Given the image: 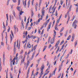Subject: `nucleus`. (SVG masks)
I'll list each match as a JSON object with an SVG mask.
<instances>
[{"label":"nucleus","instance_id":"59","mask_svg":"<svg viewBox=\"0 0 78 78\" xmlns=\"http://www.w3.org/2000/svg\"><path fill=\"white\" fill-rule=\"evenodd\" d=\"M1 45H4V43H3V42H1Z\"/></svg>","mask_w":78,"mask_h":78},{"label":"nucleus","instance_id":"44","mask_svg":"<svg viewBox=\"0 0 78 78\" xmlns=\"http://www.w3.org/2000/svg\"><path fill=\"white\" fill-rule=\"evenodd\" d=\"M64 41H62L61 43L60 44V45H62V44H63V43H64Z\"/></svg>","mask_w":78,"mask_h":78},{"label":"nucleus","instance_id":"19","mask_svg":"<svg viewBox=\"0 0 78 78\" xmlns=\"http://www.w3.org/2000/svg\"><path fill=\"white\" fill-rule=\"evenodd\" d=\"M30 1L29 0L28 2V8H29V7L30 6Z\"/></svg>","mask_w":78,"mask_h":78},{"label":"nucleus","instance_id":"3","mask_svg":"<svg viewBox=\"0 0 78 78\" xmlns=\"http://www.w3.org/2000/svg\"><path fill=\"white\" fill-rule=\"evenodd\" d=\"M50 19H49V20H48L46 21V22L45 23V27H46V26H47V24L48 23H49V22H50Z\"/></svg>","mask_w":78,"mask_h":78},{"label":"nucleus","instance_id":"18","mask_svg":"<svg viewBox=\"0 0 78 78\" xmlns=\"http://www.w3.org/2000/svg\"><path fill=\"white\" fill-rule=\"evenodd\" d=\"M21 69H20V70H19V73L18 74V78H19V75L20 74V72H21Z\"/></svg>","mask_w":78,"mask_h":78},{"label":"nucleus","instance_id":"55","mask_svg":"<svg viewBox=\"0 0 78 78\" xmlns=\"http://www.w3.org/2000/svg\"><path fill=\"white\" fill-rule=\"evenodd\" d=\"M67 51V50L66 49L65 51H64V52L63 53V56H64V54H65V53H66V51Z\"/></svg>","mask_w":78,"mask_h":78},{"label":"nucleus","instance_id":"57","mask_svg":"<svg viewBox=\"0 0 78 78\" xmlns=\"http://www.w3.org/2000/svg\"><path fill=\"white\" fill-rule=\"evenodd\" d=\"M62 16V14H61L60 15V16H59V18L58 19V20H60V19H61V18Z\"/></svg>","mask_w":78,"mask_h":78},{"label":"nucleus","instance_id":"11","mask_svg":"<svg viewBox=\"0 0 78 78\" xmlns=\"http://www.w3.org/2000/svg\"><path fill=\"white\" fill-rule=\"evenodd\" d=\"M35 53H36V51H34L33 54V55L32 56V57L31 58V59H33V57H34V55H35Z\"/></svg>","mask_w":78,"mask_h":78},{"label":"nucleus","instance_id":"22","mask_svg":"<svg viewBox=\"0 0 78 78\" xmlns=\"http://www.w3.org/2000/svg\"><path fill=\"white\" fill-rule=\"evenodd\" d=\"M46 48H47V46H45L44 47L43 51H45V49H46Z\"/></svg>","mask_w":78,"mask_h":78},{"label":"nucleus","instance_id":"10","mask_svg":"<svg viewBox=\"0 0 78 78\" xmlns=\"http://www.w3.org/2000/svg\"><path fill=\"white\" fill-rule=\"evenodd\" d=\"M24 2L23 1V5L25 6H26V5L27 4V0H25Z\"/></svg>","mask_w":78,"mask_h":78},{"label":"nucleus","instance_id":"32","mask_svg":"<svg viewBox=\"0 0 78 78\" xmlns=\"http://www.w3.org/2000/svg\"><path fill=\"white\" fill-rule=\"evenodd\" d=\"M38 37V39L37 40V43H39V41L40 40V38H39L38 37Z\"/></svg>","mask_w":78,"mask_h":78},{"label":"nucleus","instance_id":"31","mask_svg":"<svg viewBox=\"0 0 78 78\" xmlns=\"http://www.w3.org/2000/svg\"><path fill=\"white\" fill-rule=\"evenodd\" d=\"M8 28H9L8 29V32H9V31L10 30V29H11V28H10V27H9V26H8Z\"/></svg>","mask_w":78,"mask_h":78},{"label":"nucleus","instance_id":"62","mask_svg":"<svg viewBox=\"0 0 78 78\" xmlns=\"http://www.w3.org/2000/svg\"><path fill=\"white\" fill-rule=\"evenodd\" d=\"M55 9H54L53 12H52V14H53V13L55 12Z\"/></svg>","mask_w":78,"mask_h":78},{"label":"nucleus","instance_id":"61","mask_svg":"<svg viewBox=\"0 0 78 78\" xmlns=\"http://www.w3.org/2000/svg\"><path fill=\"white\" fill-rule=\"evenodd\" d=\"M44 26H43L41 27L40 28V30H42V28H44Z\"/></svg>","mask_w":78,"mask_h":78},{"label":"nucleus","instance_id":"53","mask_svg":"<svg viewBox=\"0 0 78 78\" xmlns=\"http://www.w3.org/2000/svg\"><path fill=\"white\" fill-rule=\"evenodd\" d=\"M50 47H51V44L49 45L48 48H50Z\"/></svg>","mask_w":78,"mask_h":78},{"label":"nucleus","instance_id":"40","mask_svg":"<svg viewBox=\"0 0 78 78\" xmlns=\"http://www.w3.org/2000/svg\"><path fill=\"white\" fill-rule=\"evenodd\" d=\"M54 41H55L54 40V41H51L50 42V43L51 44H53V43H54Z\"/></svg>","mask_w":78,"mask_h":78},{"label":"nucleus","instance_id":"1","mask_svg":"<svg viewBox=\"0 0 78 78\" xmlns=\"http://www.w3.org/2000/svg\"><path fill=\"white\" fill-rule=\"evenodd\" d=\"M14 28L15 33L16 34V32L17 31L18 32V28L17 27V26L15 25L14 26Z\"/></svg>","mask_w":78,"mask_h":78},{"label":"nucleus","instance_id":"8","mask_svg":"<svg viewBox=\"0 0 78 78\" xmlns=\"http://www.w3.org/2000/svg\"><path fill=\"white\" fill-rule=\"evenodd\" d=\"M44 67H45V66L44 64H43L41 66V71H42V72L43 71V69H44Z\"/></svg>","mask_w":78,"mask_h":78},{"label":"nucleus","instance_id":"7","mask_svg":"<svg viewBox=\"0 0 78 78\" xmlns=\"http://www.w3.org/2000/svg\"><path fill=\"white\" fill-rule=\"evenodd\" d=\"M27 48H31V44H30V43H28V44L27 47Z\"/></svg>","mask_w":78,"mask_h":78},{"label":"nucleus","instance_id":"12","mask_svg":"<svg viewBox=\"0 0 78 78\" xmlns=\"http://www.w3.org/2000/svg\"><path fill=\"white\" fill-rule=\"evenodd\" d=\"M70 19V15L69 14L68 15V20L67 21V24H68V23L69 22V20Z\"/></svg>","mask_w":78,"mask_h":78},{"label":"nucleus","instance_id":"63","mask_svg":"<svg viewBox=\"0 0 78 78\" xmlns=\"http://www.w3.org/2000/svg\"><path fill=\"white\" fill-rule=\"evenodd\" d=\"M13 2H14V3H16V2H17L16 0H12Z\"/></svg>","mask_w":78,"mask_h":78},{"label":"nucleus","instance_id":"2","mask_svg":"<svg viewBox=\"0 0 78 78\" xmlns=\"http://www.w3.org/2000/svg\"><path fill=\"white\" fill-rule=\"evenodd\" d=\"M72 26L73 27H74L75 29H76V27H77V25L75 23H73L72 24Z\"/></svg>","mask_w":78,"mask_h":78},{"label":"nucleus","instance_id":"21","mask_svg":"<svg viewBox=\"0 0 78 78\" xmlns=\"http://www.w3.org/2000/svg\"><path fill=\"white\" fill-rule=\"evenodd\" d=\"M59 50V46L58 47V48H57V50L56 51V53H58V52Z\"/></svg>","mask_w":78,"mask_h":78},{"label":"nucleus","instance_id":"15","mask_svg":"<svg viewBox=\"0 0 78 78\" xmlns=\"http://www.w3.org/2000/svg\"><path fill=\"white\" fill-rule=\"evenodd\" d=\"M37 45H35L34 46V51H35L36 50V47H37Z\"/></svg>","mask_w":78,"mask_h":78},{"label":"nucleus","instance_id":"39","mask_svg":"<svg viewBox=\"0 0 78 78\" xmlns=\"http://www.w3.org/2000/svg\"><path fill=\"white\" fill-rule=\"evenodd\" d=\"M17 59V57H16H16H15L13 59V61H14V60H15V59Z\"/></svg>","mask_w":78,"mask_h":78},{"label":"nucleus","instance_id":"36","mask_svg":"<svg viewBox=\"0 0 78 78\" xmlns=\"http://www.w3.org/2000/svg\"><path fill=\"white\" fill-rule=\"evenodd\" d=\"M58 16V11L56 10L55 12V16Z\"/></svg>","mask_w":78,"mask_h":78},{"label":"nucleus","instance_id":"33","mask_svg":"<svg viewBox=\"0 0 78 78\" xmlns=\"http://www.w3.org/2000/svg\"><path fill=\"white\" fill-rule=\"evenodd\" d=\"M61 69V66H60L59 67L58 71H60Z\"/></svg>","mask_w":78,"mask_h":78},{"label":"nucleus","instance_id":"50","mask_svg":"<svg viewBox=\"0 0 78 78\" xmlns=\"http://www.w3.org/2000/svg\"><path fill=\"white\" fill-rule=\"evenodd\" d=\"M68 16V13H66V15H65V18H66V17H67Z\"/></svg>","mask_w":78,"mask_h":78},{"label":"nucleus","instance_id":"23","mask_svg":"<svg viewBox=\"0 0 78 78\" xmlns=\"http://www.w3.org/2000/svg\"><path fill=\"white\" fill-rule=\"evenodd\" d=\"M56 69H57V68H55V69L54 70L53 72H54V75H55V72H56Z\"/></svg>","mask_w":78,"mask_h":78},{"label":"nucleus","instance_id":"49","mask_svg":"<svg viewBox=\"0 0 78 78\" xmlns=\"http://www.w3.org/2000/svg\"><path fill=\"white\" fill-rule=\"evenodd\" d=\"M23 13V11H21L20 12V15H22V13Z\"/></svg>","mask_w":78,"mask_h":78},{"label":"nucleus","instance_id":"6","mask_svg":"<svg viewBox=\"0 0 78 78\" xmlns=\"http://www.w3.org/2000/svg\"><path fill=\"white\" fill-rule=\"evenodd\" d=\"M75 37V34H73L72 35V38L71 39V41L73 42L74 40V38Z\"/></svg>","mask_w":78,"mask_h":78},{"label":"nucleus","instance_id":"5","mask_svg":"<svg viewBox=\"0 0 78 78\" xmlns=\"http://www.w3.org/2000/svg\"><path fill=\"white\" fill-rule=\"evenodd\" d=\"M51 24V23L49 24L48 28H47V31H49V29H50Z\"/></svg>","mask_w":78,"mask_h":78},{"label":"nucleus","instance_id":"9","mask_svg":"<svg viewBox=\"0 0 78 78\" xmlns=\"http://www.w3.org/2000/svg\"><path fill=\"white\" fill-rule=\"evenodd\" d=\"M60 43V40H58L57 42V43L55 44V47H56V46H58V45H59V44Z\"/></svg>","mask_w":78,"mask_h":78},{"label":"nucleus","instance_id":"14","mask_svg":"<svg viewBox=\"0 0 78 78\" xmlns=\"http://www.w3.org/2000/svg\"><path fill=\"white\" fill-rule=\"evenodd\" d=\"M75 23V24H76L78 23V21L76 20H75L74 22L73 23Z\"/></svg>","mask_w":78,"mask_h":78},{"label":"nucleus","instance_id":"34","mask_svg":"<svg viewBox=\"0 0 78 78\" xmlns=\"http://www.w3.org/2000/svg\"><path fill=\"white\" fill-rule=\"evenodd\" d=\"M11 32L12 37H14V34H13V32H12V30H11Z\"/></svg>","mask_w":78,"mask_h":78},{"label":"nucleus","instance_id":"48","mask_svg":"<svg viewBox=\"0 0 78 78\" xmlns=\"http://www.w3.org/2000/svg\"><path fill=\"white\" fill-rule=\"evenodd\" d=\"M10 1V0H8V1L7 2V5H8L9 4V2Z\"/></svg>","mask_w":78,"mask_h":78},{"label":"nucleus","instance_id":"37","mask_svg":"<svg viewBox=\"0 0 78 78\" xmlns=\"http://www.w3.org/2000/svg\"><path fill=\"white\" fill-rule=\"evenodd\" d=\"M48 73H49V71H48V72H46V73H45L44 75V76H45V75H47V74H48Z\"/></svg>","mask_w":78,"mask_h":78},{"label":"nucleus","instance_id":"25","mask_svg":"<svg viewBox=\"0 0 78 78\" xmlns=\"http://www.w3.org/2000/svg\"><path fill=\"white\" fill-rule=\"evenodd\" d=\"M64 27H62L61 29V30L60 31V33H61V32L62 31H63V30H64Z\"/></svg>","mask_w":78,"mask_h":78},{"label":"nucleus","instance_id":"56","mask_svg":"<svg viewBox=\"0 0 78 78\" xmlns=\"http://www.w3.org/2000/svg\"><path fill=\"white\" fill-rule=\"evenodd\" d=\"M25 61V58H23V60L21 61V62H23Z\"/></svg>","mask_w":78,"mask_h":78},{"label":"nucleus","instance_id":"51","mask_svg":"<svg viewBox=\"0 0 78 78\" xmlns=\"http://www.w3.org/2000/svg\"><path fill=\"white\" fill-rule=\"evenodd\" d=\"M12 58H11L10 59V61H11V63H12V62H13V60L12 61Z\"/></svg>","mask_w":78,"mask_h":78},{"label":"nucleus","instance_id":"43","mask_svg":"<svg viewBox=\"0 0 78 78\" xmlns=\"http://www.w3.org/2000/svg\"><path fill=\"white\" fill-rule=\"evenodd\" d=\"M41 3H42V0H40L39 3V5H41Z\"/></svg>","mask_w":78,"mask_h":78},{"label":"nucleus","instance_id":"16","mask_svg":"<svg viewBox=\"0 0 78 78\" xmlns=\"http://www.w3.org/2000/svg\"><path fill=\"white\" fill-rule=\"evenodd\" d=\"M30 68H28V70L27 71V75H28L29 74V73H30Z\"/></svg>","mask_w":78,"mask_h":78},{"label":"nucleus","instance_id":"41","mask_svg":"<svg viewBox=\"0 0 78 78\" xmlns=\"http://www.w3.org/2000/svg\"><path fill=\"white\" fill-rule=\"evenodd\" d=\"M6 17H7V19L8 20V14H6Z\"/></svg>","mask_w":78,"mask_h":78},{"label":"nucleus","instance_id":"46","mask_svg":"<svg viewBox=\"0 0 78 78\" xmlns=\"http://www.w3.org/2000/svg\"><path fill=\"white\" fill-rule=\"evenodd\" d=\"M8 69L7 70L6 78H8Z\"/></svg>","mask_w":78,"mask_h":78},{"label":"nucleus","instance_id":"58","mask_svg":"<svg viewBox=\"0 0 78 78\" xmlns=\"http://www.w3.org/2000/svg\"><path fill=\"white\" fill-rule=\"evenodd\" d=\"M61 5H60L59 6L58 8V10H59V9H60V8H61Z\"/></svg>","mask_w":78,"mask_h":78},{"label":"nucleus","instance_id":"4","mask_svg":"<svg viewBox=\"0 0 78 78\" xmlns=\"http://www.w3.org/2000/svg\"><path fill=\"white\" fill-rule=\"evenodd\" d=\"M41 58H39L38 59V60H37V63L36 64V67L37 68V67H38V65L39 64V61H40V59H41Z\"/></svg>","mask_w":78,"mask_h":78},{"label":"nucleus","instance_id":"35","mask_svg":"<svg viewBox=\"0 0 78 78\" xmlns=\"http://www.w3.org/2000/svg\"><path fill=\"white\" fill-rule=\"evenodd\" d=\"M55 35H54V37L53 38V41H55Z\"/></svg>","mask_w":78,"mask_h":78},{"label":"nucleus","instance_id":"27","mask_svg":"<svg viewBox=\"0 0 78 78\" xmlns=\"http://www.w3.org/2000/svg\"><path fill=\"white\" fill-rule=\"evenodd\" d=\"M18 6H19L20 5V0H18Z\"/></svg>","mask_w":78,"mask_h":78},{"label":"nucleus","instance_id":"38","mask_svg":"<svg viewBox=\"0 0 78 78\" xmlns=\"http://www.w3.org/2000/svg\"><path fill=\"white\" fill-rule=\"evenodd\" d=\"M77 42H78V41H76V43H75V47H76V45H77Z\"/></svg>","mask_w":78,"mask_h":78},{"label":"nucleus","instance_id":"45","mask_svg":"<svg viewBox=\"0 0 78 78\" xmlns=\"http://www.w3.org/2000/svg\"><path fill=\"white\" fill-rule=\"evenodd\" d=\"M58 28V23H56V25H55V28Z\"/></svg>","mask_w":78,"mask_h":78},{"label":"nucleus","instance_id":"28","mask_svg":"<svg viewBox=\"0 0 78 78\" xmlns=\"http://www.w3.org/2000/svg\"><path fill=\"white\" fill-rule=\"evenodd\" d=\"M31 16H34V13L33 12V10L31 11Z\"/></svg>","mask_w":78,"mask_h":78},{"label":"nucleus","instance_id":"60","mask_svg":"<svg viewBox=\"0 0 78 78\" xmlns=\"http://www.w3.org/2000/svg\"><path fill=\"white\" fill-rule=\"evenodd\" d=\"M43 33H44V29L42 30L41 33V34H43Z\"/></svg>","mask_w":78,"mask_h":78},{"label":"nucleus","instance_id":"20","mask_svg":"<svg viewBox=\"0 0 78 78\" xmlns=\"http://www.w3.org/2000/svg\"><path fill=\"white\" fill-rule=\"evenodd\" d=\"M70 37H71V36L69 35L67 39V40H70Z\"/></svg>","mask_w":78,"mask_h":78},{"label":"nucleus","instance_id":"13","mask_svg":"<svg viewBox=\"0 0 78 78\" xmlns=\"http://www.w3.org/2000/svg\"><path fill=\"white\" fill-rule=\"evenodd\" d=\"M42 16H44L45 14V11L44 10H42Z\"/></svg>","mask_w":78,"mask_h":78},{"label":"nucleus","instance_id":"17","mask_svg":"<svg viewBox=\"0 0 78 78\" xmlns=\"http://www.w3.org/2000/svg\"><path fill=\"white\" fill-rule=\"evenodd\" d=\"M16 42L15 43V42L14 43V50L15 51V49H16Z\"/></svg>","mask_w":78,"mask_h":78},{"label":"nucleus","instance_id":"42","mask_svg":"<svg viewBox=\"0 0 78 78\" xmlns=\"http://www.w3.org/2000/svg\"><path fill=\"white\" fill-rule=\"evenodd\" d=\"M51 39V37H49L48 39V42H49L50 41V40Z\"/></svg>","mask_w":78,"mask_h":78},{"label":"nucleus","instance_id":"52","mask_svg":"<svg viewBox=\"0 0 78 78\" xmlns=\"http://www.w3.org/2000/svg\"><path fill=\"white\" fill-rule=\"evenodd\" d=\"M42 72H43V71L42 72V71H41V73H40V75H42L43 73H42Z\"/></svg>","mask_w":78,"mask_h":78},{"label":"nucleus","instance_id":"30","mask_svg":"<svg viewBox=\"0 0 78 78\" xmlns=\"http://www.w3.org/2000/svg\"><path fill=\"white\" fill-rule=\"evenodd\" d=\"M29 64H30V61L28 60L27 61V66L28 67V66H29Z\"/></svg>","mask_w":78,"mask_h":78},{"label":"nucleus","instance_id":"64","mask_svg":"<svg viewBox=\"0 0 78 78\" xmlns=\"http://www.w3.org/2000/svg\"><path fill=\"white\" fill-rule=\"evenodd\" d=\"M38 73L39 72H36V73L35 74V75H37Z\"/></svg>","mask_w":78,"mask_h":78},{"label":"nucleus","instance_id":"29","mask_svg":"<svg viewBox=\"0 0 78 78\" xmlns=\"http://www.w3.org/2000/svg\"><path fill=\"white\" fill-rule=\"evenodd\" d=\"M17 9L18 11H20V7L17 6Z\"/></svg>","mask_w":78,"mask_h":78},{"label":"nucleus","instance_id":"26","mask_svg":"<svg viewBox=\"0 0 78 78\" xmlns=\"http://www.w3.org/2000/svg\"><path fill=\"white\" fill-rule=\"evenodd\" d=\"M10 38L11 39V41H12V35H11V34H10Z\"/></svg>","mask_w":78,"mask_h":78},{"label":"nucleus","instance_id":"47","mask_svg":"<svg viewBox=\"0 0 78 78\" xmlns=\"http://www.w3.org/2000/svg\"><path fill=\"white\" fill-rule=\"evenodd\" d=\"M13 15L14 16V17H16V15L15 14V12L14 11L13 12Z\"/></svg>","mask_w":78,"mask_h":78},{"label":"nucleus","instance_id":"54","mask_svg":"<svg viewBox=\"0 0 78 78\" xmlns=\"http://www.w3.org/2000/svg\"><path fill=\"white\" fill-rule=\"evenodd\" d=\"M60 20L58 19V20L57 21L56 23H57V24H58V23H59V22Z\"/></svg>","mask_w":78,"mask_h":78},{"label":"nucleus","instance_id":"24","mask_svg":"<svg viewBox=\"0 0 78 78\" xmlns=\"http://www.w3.org/2000/svg\"><path fill=\"white\" fill-rule=\"evenodd\" d=\"M5 38L6 39V44L7 45V34L6 33V37H5Z\"/></svg>","mask_w":78,"mask_h":78}]
</instances>
